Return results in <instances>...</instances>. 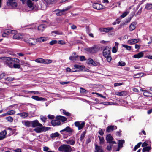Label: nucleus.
<instances>
[{
  "label": "nucleus",
  "instance_id": "e2e57ef3",
  "mask_svg": "<svg viewBox=\"0 0 152 152\" xmlns=\"http://www.w3.org/2000/svg\"><path fill=\"white\" fill-rule=\"evenodd\" d=\"M37 26L35 24H33L31 25V26L29 28L31 29H35L36 28Z\"/></svg>",
  "mask_w": 152,
  "mask_h": 152
},
{
  "label": "nucleus",
  "instance_id": "a211bd4d",
  "mask_svg": "<svg viewBox=\"0 0 152 152\" xmlns=\"http://www.w3.org/2000/svg\"><path fill=\"white\" fill-rule=\"evenodd\" d=\"M139 41L138 39H131L128 40L127 42L128 44L131 45H132L135 43H137Z\"/></svg>",
  "mask_w": 152,
  "mask_h": 152
},
{
  "label": "nucleus",
  "instance_id": "7ed1b4c3",
  "mask_svg": "<svg viewBox=\"0 0 152 152\" xmlns=\"http://www.w3.org/2000/svg\"><path fill=\"white\" fill-rule=\"evenodd\" d=\"M58 150L62 152H71L72 151L70 145L65 144L61 145L58 148Z\"/></svg>",
  "mask_w": 152,
  "mask_h": 152
},
{
  "label": "nucleus",
  "instance_id": "4d7b16f0",
  "mask_svg": "<svg viewBox=\"0 0 152 152\" xmlns=\"http://www.w3.org/2000/svg\"><path fill=\"white\" fill-rule=\"evenodd\" d=\"M63 113L66 115L69 116L70 115V113L68 112H66L65 110H63Z\"/></svg>",
  "mask_w": 152,
  "mask_h": 152
},
{
  "label": "nucleus",
  "instance_id": "f704fd0d",
  "mask_svg": "<svg viewBox=\"0 0 152 152\" xmlns=\"http://www.w3.org/2000/svg\"><path fill=\"white\" fill-rule=\"evenodd\" d=\"M17 115L23 118L27 117L28 115V114L26 112H23L22 113H18Z\"/></svg>",
  "mask_w": 152,
  "mask_h": 152
},
{
  "label": "nucleus",
  "instance_id": "ddd939ff",
  "mask_svg": "<svg viewBox=\"0 0 152 152\" xmlns=\"http://www.w3.org/2000/svg\"><path fill=\"white\" fill-rule=\"evenodd\" d=\"M66 132L69 134L72 133L73 132V130L69 126H67L64 129L60 131L61 134H63V132Z\"/></svg>",
  "mask_w": 152,
  "mask_h": 152
},
{
  "label": "nucleus",
  "instance_id": "0eeeda50",
  "mask_svg": "<svg viewBox=\"0 0 152 152\" xmlns=\"http://www.w3.org/2000/svg\"><path fill=\"white\" fill-rule=\"evenodd\" d=\"M7 3L8 6L13 8L16 7L18 5L16 0H7Z\"/></svg>",
  "mask_w": 152,
  "mask_h": 152
},
{
  "label": "nucleus",
  "instance_id": "de8ad7c7",
  "mask_svg": "<svg viewBox=\"0 0 152 152\" xmlns=\"http://www.w3.org/2000/svg\"><path fill=\"white\" fill-rule=\"evenodd\" d=\"M85 133H86L85 132H84L83 133L81 134V135L80 136V140L81 141V142L83 141V139L85 137Z\"/></svg>",
  "mask_w": 152,
  "mask_h": 152
},
{
  "label": "nucleus",
  "instance_id": "b1692460",
  "mask_svg": "<svg viewBox=\"0 0 152 152\" xmlns=\"http://www.w3.org/2000/svg\"><path fill=\"white\" fill-rule=\"evenodd\" d=\"M137 24L136 22H133L129 26V31H131L134 30L136 28V25Z\"/></svg>",
  "mask_w": 152,
  "mask_h": 152
},
{
  "label": "nucleus",
  "instance_id": "aec40b11",
  "mask_svg": "<svg viewBox=\"0 0 152 152\" xmlns=\"http://www.w3.org/2000/svg\"><path fill=\"white\" fill-rule=\"evenodd\" d=\"M78 57L77 55H76L75 52H74L71 56L69 57V59L71 61H76Z\"/></svg>",
  "mask_w": 152,
  "mask_h": 152
},
{
  "label": "nucleus",
  "instance_id": "37998d69",
  "mask_svg": "<svg viewBox=\"0 0 152 152\" xmlns=\"http://www.w3.org/2000/svg\"><path fill=\"white\" fill-rule=\"evenodd\" d=\"M143 75V73H139L135 75H134L133 77L134 78H138L140 77H141Z\"/></svg>",
  "mask_w": 152,
  "mask_h": 152
},
{
  "label": "nucleus",
  "instance_id": "72a5a7b5",
  "mask_svg": "<svg viewBox=\"0 0 152 152\" xmlns=\"http://www.w3.org/2000/svg\"><path fill=\"white\" fill-rule=\"evenodd\" d=\"M125 142V141L123 140H119L118 141V146L119 147L122 148L124 143Z\"/></svg>",
  "mask_w": 152,
  "mask_h": 152
},
{
  "label": "nucleus",
  "instance_id": "cd10ccee",
  "mask_svg": "<svg viewBox=\"0 0 152 152\" xmlns=\"http://www.w3.org/2000/svg\"><path fill=\"white\" fill-rule=\"evenodd\" d=\"M31 98L36 101H42L44 99L42 97H39L37 96H33L31 97Z\"/></svg>",
  "mask_w": 152,
  "mask_h": 152
},
{
  "label": "nucleus",
  "instance_id": "3c124183",
  "mask_svg": "<svg viewBox=\"0 0 152 152\" xmlns=\"http://www.w3.org/2000/svg\"><path fill=\"white\" fill-rule=\"evenodd\" d=\"M6 119L8 121L10 122H12L13 120V118L11 116H9L7 117L6 118Z\"/></svg>",
  "mask_w": 152,
  "mask_h": 152
},
{
  "label": "nucleus",
  "instance_id": "58836bf2",
  "mask_svg": "<svg viewBox=\"0 0 152 152\" xmlns=\"http://www.w3.org/2000/svg\"><path fill=\"white\" fill-rule=\"evenodd\" d=\"M7 115H12L15 114V111L13 110L8 111L7 112Z\"/></svg>",
  "mask_w": 152,
  "mask_h": 152
},
{
  "label": "nucleus",
  "instance_id": "473e14b6",
  "mask_svg": "<svg viewBox=\"0 0 152 152\" xmlns=\"http://www.w3.org/2000/svg\"><path fill=\"white\" fill-rule=\"evenodd\" d=\"M74 67L76 68L79 69L80 70H82L85 67L84 66L80 65L77 64L74 65Z\"/></svg>",
  "mask_w": 152,
  "mask_h": 152
},
{
  "label": "nucleus",
  "instance_id": "4be33fe9",
  "mask_svg": "<svg viewBox=\"0 0 152 152\" xmlns=\"http://www.w3.org/2000/svg\"><path fill=\"white\" fill-rule=\"evenodd\" d=\"M7 134V132L6 130H4L0 133V140L4 138Z\"/></svg>",
  "mask_w": 152,
  "mask_h": 152
},
{
  "label": "nucleus",
  "instance_id": "393cba45",
  "mask_svg": "<svg viewBox=\"0 0 152 152\" xmlns=\"http://www.w3.org/2000/svg\"><path fill=\"white\" fill-rule=\"evenodd\" d=\"M13 39H19L23 38V36L20 34L16 33L13 36Z\"/></svg>",
  "mask_w": 152,
  "mask_h": 152
},
{
  "label": "nucleus",
  "instance_id": "a19ab883",
  "mask_svg": "<svg viewBox=\"0 0 152 152\" xmlns=\"http://www.w3.org/2000/svg\"><path fill=\"white\" fill-rule=\"evenodd\" d=\"M11 30L8 29L5 30L4 32V34H3V36H5V34L9 35L10 34Z\"/></svg>",
  "mask_w": 152,
  "mask_h": 152
},
{
  "label": "nucleus",
  "instance_id": "bb28decb",
  "mask_svg": "<svg viewBox=\"0 0 152 152\" xmlns=\"http://www.w3.org/2000/svg\"><path fill=\"white\" fill-rule=\"evenodd\" d=\"M88 62L89 64L92 65V66H97V64L93 59L89 58L88 60Z\"/></svg>",
  "mask_w": 152,
  "mask_h": 152
},
{
  "label": "nucleus",
  "instance_id": "ea45409f",
  "mask_svg": "<svg viewBox=\"0 0 152 152\" xmlns=\"http://www.w3.org/2000/svg\"><path fill=\"white\" fill-rule=\"evenodd\" d=\"M115 94L119 96H123L125 94V92L124 91L121 92H115Z\"/></svg>",
  "mask_w": 152,
  "mask_h": 152
},
{
  "label": "nucleus",
  "instance_id": "7c9ffc66",
  "mask_svg": "<svg viewBox=\"0 0 152 152\" xmlns=\"http://www.w3.org/2000/svg\"><path fill=\"white\" fill-rule=\"evenodd\" d=\"M56 119H58L59 121L60 120L62 122H64L66 120V118L64 116H59L56 117Z\"/></svg>",
  "mask_w": 152,
  "mask_h": 152
},
{
  "label": "nucleus",
  "instance_id": "6e6d98bb",
  "mask_svg": "<svg viewBox=\"0 0 152 152\" xmlns=\"http://www.w3.org/2000/svg\"><path fill=\"white\" fill-rule=\"evenodd\" d=\"M105 57L106 58V60L108 62H110L111 60V57L110 55L108 56H105Z\"/></svg>",
  "mask_w": 152,
  "mask_h": 152
},
{
  "label": "nucleus",
  "instance_id": "f8f14e48",
  "mask_svg": "<svg viewBox=\"0 0 152 152\" xmlns=\"http://www.w3.org/2000/svg\"><path fill=\"white\" fill-rule=\"evenodd\" d=\"M111 49L108 47H106L104 50L103 52V56H108L110 55V50Z\"/></svg>",
  "mask_w": 152,
  "mask_h": 152
},
{
  "label": "nucleus",
  "instance_id": "2f4dec72",
  "mask_svg": "<svg viewBox=\"0 0 152 152\" xmlns=\"http://www.w3.org/2000/svg\"><path fill=\"white\" fill-rule=\"evenodd\" d=\"M54 11L56 12V14L57 16H61L63 14V12L62 11V10H56Z\"/></svg>",
  "mask_w": 152,
  "mask_h": 152
},
{
  "label": "nucleus",
  "instance_id": "052dcab7",
  "mask_svg": "<svg viewBox=\"0 0 152 152\" xmlns=\"http://www.w3.org/2000/svg\"><path fill=\"white\" fill-rule=\"evenodd\" d=\"M86 90L82 88H80V92L81 93H86Z\"/></svg>",
  "mask_w": 152,
  "mask_h": 152
},
{
  "label": "nucleus",
  "instance_id": "69168bd1",
  "mask_svg": "<svg viewBox=\"0 0 152 152\" xmlns=\"http://www.w3.org/2000/svg\"><path fill=\"white\" fill-rule=\"evenodd\" d=\"M58 43L60 44L64 45L65 44V42L63 40H59L58 41Z\"/></svg>",
  "mask_w": 152,
  "mask_h": 152
},
{
  "label": "nucleus",
  "instance_id": "c03bdc74",
  "mask_svg": "<svg viewBox=\"0 0 152 152\" xmlns=\"http://www.w3.org/2000/svg\"><path fill=\"white\" fill-rule=\"evenodd\" d=\"M129 13V11H126V12H124L121 15V17L122 18H124L126 17Z\"/></svg>",
  "mask_w": 152,
  "mask_h": 152
},
{
  "label": "nucleus",
  "instance_id": "a878e982",
  "mask_svg": "<svg viewBox=\"0 0 152 152\" xmlns=\"http://www.w3.org/2000/svg\"><path fill=\"white\" fill-rule=\"evenodd\" d=\"M143 55V52H141L137 54L134 55L133 57L135 58H139L142 57Z\"/></svg>",
  "mask_w": 152,
  "mask_h": 152
},
{
  "label": "nucleus",
  "instance_id": "20e7f679",
  "mask_svg": "<svg viewBox=\"0 0 152 152\" xmlns=\"http://www.w3.org/2000/svg\"><path fill=\"white\" fill-rule=\"evenodd\" d=\"M27 4L29 9L30 11H35L37 10V6L34 4L31 0H28Z\"/></svg>",
  "mask_w": 152,
  "mask_h": 152
},
{
  "label": "nucleus",
  "instance_id": "09e8293b",
  "mask_svg": "<svg viewBox=\"0 0 152 152\" xmlns=\"http://www.w3.org/2000/svg\"><path fill=\"white\" fill-rule=\"evenodd\" d=\"M47 4H50L52 2H55L56 0H44Z\"/></svg>",
  "mask_w": 152,
  "mask_h": 152
},
{
  "label": "nucleus",
  "instance_id": "0e129e2a",
  "mask_svg": "<svg viewBox=\"0 0 152 152\" xmlns=\"http://www.w3.org/2000/svg\"><path fill=\"white\" fill-rule=\"evenodd\" d=\"M46 6L44 3L43 4H41V8L42 10H44L46 9Z\"/></svg>",
  "mask_w": 152,
  "mask_h": 152
},
{
  "label": "nucleus",
  "instance_id": "79ce46f5",
  "mask_svg": "<svg viewBox=\"0 0 152 152\" xmlns=\"http://www.w3.org/2000/svg\"><path fill=\"white\" fill-rule=\"evenodd\" d=\"M59 134L58 133L56 132L54 133H52L50 135V137L52 138H54L58 136Z\"/></svg>",
  "mask_w": 152,
  "mask_h": 152
},
{
  "label": "nucleus",
  "instance_id": "a18cd8bd",
  "mask_svg": "<svg viewBox=\"0 0 152 152\" xmlns=\"http://www.w3.org/2000/svg\"><path fill=\"white\" fill-rule=\"evenodd\" d=\"M141 144V142H139L135 146L134 148V151H135L138 148H139L140 147Z\"/></svg>",
  "mask_w": 152,
  "mask_h": 152
},
{
  "label": "nucleus",
  "instance_id": "f3484780",
  "mask_svg": "<svg viewBox=\"0 0 152 152\" xmlns=\"http://www.w3.org/2000/svg\"><path fill=\"white\" fill-rule=\"evenodd\" d=\"M22 123L26 127H29L31 126V121H22Z\"/></svg>",
  "mask_w": 152,
  "mask_h": 152
},
{
  "label": "nucleus",
  "instance_id": "13d9d810",
  "mask_svg": "<svg viewBox=\"0 0 152 152\" xmlns=\"http://www.w3.org/2000/svg\"><path fill=\"white\" fill-rule=\"evenodd\" d=\"M12 59L13 62H16V63H19L20 62V60L18 58H12Z\"/></svg>",
  "mask_w": 152,
  "mask_h": 152
},
{
  "label": "nucleus",
  "instance_id": "4c0bfd02",
  "mask_svg": "<svg viewBox=\"0 0 152 152\" xmlns=\"http://www.w3.org/2000/svg\"><path fill=\"white\" fill-rule=\"evenodd\" d=\"M52 35H53V34H56L58 35H62L63 33L59 31H54L52 32Z\"/></svg>",
  "mask_w": 152,
  "mask_h": 152
},
{
  "label": "nucleus",
  "instance_id": "6e6552de",
  "mask_svg": "<svg viewBox=\"0 0 152 152\" xmlns=\"http://www.w3.org/2000/svg\"><path fill=\"white\" fill-rule=\"evenodd\" d=\"M64 142L68 145H74L75 143V139L74 137H71L68 139L65 140Z\"/></svg>",
  "mask_w": 152,
  "mask_h": 152
},
{
  "label": "nucleus",
  "instance_id": "8fccbe9b",
  "mask_svg": "<svg viewBox=\"0 0 152 152\" xmlns=\"http://www.w3.org/2000/svg\"><path fill=\"white\" fill-rule=\"evenodd\" d=\"M122 46L124 48H126V50H131V47L130 46H129L126 45H123Z\"/></svg>",
  "mask_w": 152,
  "mask_h": 152
},
{
  "label": "nucleus",
  "instance_id": "39448f33",
  "mask_svg": "<svg viewBox=\"0 0 152 152\" xmlns=\"http://www.w3.org/2000/svg\"><path fill=\"white\" fill-rule=\"evenodd\" d=\"M99 47L97 46H94L93 47L87 48L86 50L88 52L91 53H97L99 50Z\"/></svg>",
  "mask_w": 152,
  "mask_h": 152
},
{
  "label": "nucleus",
  "instance_id": "774afa93",
  "mask_svg": "<svg viewBox=\"0 0 152 152\" xmlns=\"http://www.w3.org/2000/svg\"><path fill=\"white\" fill-rule=\"evenodd\" d=\"M121 131L120 130L119 131H117L116 133V134L117 136H121Z\"/></svg>",
  "mask_w": 152,
  "mask_h": 152
},
{
  "label": "nucleus",
  "instance_id": "2eb2a0df",
  "mask_svg": "<svg viewBox=\"0 0 152 152\" xmlns=\"http://www.w3.org/2000/svg\"><path fill=\"white\" fill-rule=\"evenodd\" d=\"M93 7L97 10H100L103 9V6L100 4L96 3H94L93 5Z\"/></svg>",
  "mask_w": 152,
  "mask_h": 152
},
{
  "label": "nucleus",
  "instance_id": "603ef678",
  "mask_svg": "<svg viewBox=\"0 0 152 152\" xmlns=\"http://www.w3.org/2000/svg\"><path fill=\"white\" fill-rule=\"evenodd\" d=\"M20 65L19 64L15 63L13 64V67L15 68L19 69L20 68Z\"/></svg>",
  "mask_w": 152,
  "mask_h": 152
},
{
  "label": "nucleus",
  "instance_id": "e433bc0d",
  "mask_svg": "<svg viewBox=\"0 0 152 152\" xmlns=\"http://www.w3.org/2000/svg\"><path fill=\"white\" fill-rule=\"evenodd\" d=\"M151 149V148L150 146H147L143 148L142 149V152H145L146 151L149 152Z\"/></svg>",
  "mask_w": 152,
  "mask_h": 152
},
{
  "label": "nucleus",
  "instance_id": "f257e3e1",
  "mask_svg": "<svg viewBox=\"0 0 152 152\" xmlns=\"http://www.w3.org/2000/svg\"><path fill=\"white\" fill-rule=\"evenodd\" d=\"M31 122L32 127H37L34 129V131L37 133H40L43 132H45L50 129L49 127L43 126L42 124L39 123L37 120L31 121Z\"/></svg>",
  "mask_w": 152,
  "mask_h": 152
},
{
  "label": "nucleus",
  "instance_id": "1a4fd4ad",
  "mask_svg": "<svg viewBox=\"0 0 152 152\" xmlns=\"http://www.w3.org/2000/svg\"><path fill=\"white\" fill-rule=\"evenodd\" d=\"M35 61L37 63L44 64H49L52 62V61L50 59H44L42 58L36 59Z\"/></svg>",
  "mask_w": 152,
  "mask_h": 152
},
{
  "label": "nucleus",
  "instance_id": "5701e85b",
  "mask_svg": "<svg viewBox=\"0 0 152 152\" xmlns=\"http://www.w3.org/2000/svg\"><path fill=\"white\" fill-rule=\"evenodd\" d=\"M94 152H104L102 150V148L101 146H98L97 145H95V148L94 150Z\"/></svg>",
  "mask_w": 152,
  "mask_h": 152
},
{
  "label": "nucleus",
  "instance_id": "dca6fc26",
  "mask_svg": "<svg viewBox=\"0 0 152 152\" xmlns=\"http://www.w3.org/2000/svg\"><path fill=\"white\" fill-rule=\"evenodd\" d=\"M117 129L116 126H115L111 125L107 127L106 129V131L107 132H109L110 131H113L114 130H115Z\"/></svg>",
  "mask_w": 152,
  "mask_h": 152
},
{
  "label": "nucleus",
  "instance_id": "864d4df0",
  "mask_svg": "<svg viewBox=\"0 0 152 152\" xmlns=\"http://www.w3.org/2000/svg\"><path fill=\"white\" fill-rule=\"evenodd\" d=\"M14 79L13 78H12L10 77H8L6 78L5 80L8 81H12L14 80Z\"/></svg>",
  "mask_w": 152,
  "mask_h": 152
},
{
  "label": "nucleus",
  "instance_id": "49530a36",
  "mask_svg": "<svg viewBox=\"0 0 152 152\" xmlns=\"http://www.w3.org/2000/svg\"><path fill=\"white\" fill-rule=\"evenodd\" d=\"M98 137L100 140V144H103L104 141V137H101L100 136H99Z\"/></svg>",
  "mask_w": 152,
  "mask_h": 152
},
{
  "label": "nucleus",
  "instance_id": "4468645a",
  "mask_svg": "<svg viewBox=\"0 0 152 152\" xmlns=\"http://www.w3.org/2000/svg\"><path fill=\"white\" fill-rule=\"evenodd\" d=\"M113 29V27H108L106 28H100L99 29V31L101 32H105L107 33Z\"/></svg>",
  "mask_w": 152,
  "mask_h": 152
},
{
  "label": "nucleus",
  "instance_id": "5fc2aeb1",
  "mask_svg": "<svg viewBox=\"0 0 152 152\" xmlns=\"http://www.w3.org/2000/svg\"><path fill=\"white\" fill-rule=\"evenodd\" d=\"M6 74L4 73H2L0 75V78L1 79H4L5 80L6 79L5 76Z\"/></svg>",
  "mask_w": 152,
  "mask_h": 152
},
{
  "label": "nucleus",
  "instance_id": "c9c22d12",
  "mask_svg": "<svg viewBox=\"0 0 152 152\" xmlns=\"http://www.w3.org/2000/svg\"><path fill=\"white\" fill-rule=\"evenodd\" d=\"M152 8V4L151 3H147L145 5V9L147 10H150Z\"/></svg>",
  "mask_w": 152,
  "mask_h": 152
},
{
  "label": "nucleus",
  "instance_id": "f03ea898",
  "mask_svg": "<svg viewBox=\"0 0 152 152\" xmlns=\"http://www.w3.org/2000/svg\"><path fill=\"white\" fill-rule=\"evenodd\" d=\"M24 37V41L28 44L29 46L35 45L38 42L37 39L30 38L28 35H26Z\"/></svg>",
  "mask_w": 152,
  "mask_h": 152
},
{
  "label": "nucleus",
  "instance_id": "412c9836",
  "mask_svg": "<svg viewBox=\"0 0 152 152\" xmlns=\"http://www.w3.org/2000/svg\"><path fill=\"white\" fill-rule=\"evenodd\" d=\"M115 45L112 48V52L114 53H116L118 48V45L119 43L117 42H115Z\"/></svg>",
  "mask_w": 152,
  "mask_h": 152
},
{
  "label": "nucleus",
  "instance_id": "c756f323",
  "mask_svg": "<svg viewBox=\"0 0 152 152\" xmlns=\"http://www.w3.org/2000/svg\"><path fill=\"white\" fill-rule=\"evenodd\" d=\"M48 39V38L47 37H41L37 39L38 42H40L46 41Z\"/></svg>",
  "mask_w": 152,
  "mask_h": 152
},
{
  "label": "nucleus",
  "instance_id": "9b49d317",
  "mask_svg": "<svg viewBox=\"0 0 152 152\" xmlns=\"http://www.w3.org/2000/svg\"><path fill=\"white\" fill-rule=\"evenodd\" d=\"M106 139L108 143L112 144L116 143V142L112 140L113 138L111 134H109L107 135L106 137Z\"/></svg>",
  "mask_w": 152,
  "mask_h": 152
},
{
  "label": "nucleus",
  "instance_id": "423d86ee",
  "mask_svg": "<svg viewBox=\"0 0 152 152\" xmlns=\"http://www.w3.org/2000/svg\"><path fill=\"white\" fill-rule=\"evenodd\" d=\"M4 60L6 65L10 68L13 67L14 64H13V62L12 60V58L5 57Z\"/></svg>",
  "mask_w": 152,
  "mask_h": 152
},
{
  "label": "nucleus",
  "instance_id": "680f3d73",
  "mask_svg": "<svg viewBox=\"0 0 152 152\" xmlns=\"http://www.w3.org/2000/svg\"><path fill=\"white\" fill-rule=\"evenodd\" d=\"M99 134L101 136L103 135L104 134V132L102 130V129H99L98 132Z\"/></svg>",
  "mask_w": 152,
  "mask_h": 152
},
{
  "label": "nucleus",
  "instance_id": "c85d7f7f",
  "mask_svg": "<svg viewBox=\"0 0 152 152\" xmlns=\"http://www.w3.org/2000/svg\"><path fill=\"white\" fill-rule=\"evenodd\" d=\"M46 27V26L45 25H41L37 26L38 30L41 31H43Z\"/></svg>",
  "mask_w": 152,
  "mask_h": 152
},
{
  "label": "nucleus",
  "instance_id": "9d476101",
  "mask_svg": "<svg viewBox=\"0 0 152 152\" xmlns=\"http://www.w3.org/2000/svg\"><path fill=\"white\" fill-rule=\"evenodd\" d=\"M74 124L75 126L78 127V130H80L83 128L85 123L84 121H77L74 123Z\"/></svg>",
  "mask_w": 152,
  "mask_h": 152
},
{
  "label": "nucleus",
  "instance_id": "6ab92c4d",
  "mask_svg": "<svg viewBox=\"0 0 152 152\" xmlns=\"http://www.w3.org/2000/svg\"><path fill=\"white\" fill-rule=\"evenodd\" d=\"M51 123L53 126L60 125L61 124L60 121L58 119L52 120Z\"/></svg>",
  "mask_w": 152,
  "mask_h": 152
},
{
  "label": "nucleus",
  "instance_id": "bf43d9fd",
  "mask_svg": "<svg viewBox=\"0 0 152 152\" xmlns=\"http://www.w3.org/2000/svg\"><path fill=\"white\" fill-rule=\"evenodd\" d=\"M126 64V63L122 61H121L119 62L118 65L120 66H124Z\"/></svg>",
  "mask_w": 152,
  "mask_h": 152
},
{
  "label": "nucleus",
  "instance_id": "338daca9",
  "mask_svg": "<svg viewBox=\"0 0 152 152\" xmlns=\"http://www.w3.org/2000/svg\"><path fill=\"white\" fill-rule=\"evenodd\" d=\"M40 119L43 122H45L46 121V118L45 116H41Z\"/></svg>",
  "mask_w": 152,
  "mask_h": 152
}]
</instances>
